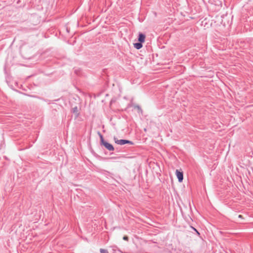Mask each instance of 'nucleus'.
<instances>
[{"mask_svg":"<svg viewBox=\"0 0 253 253\" xmlns=\"http://www.w3.org/2000/svg\"><path fill=\"white\" fill-rule=\"evenodd\" d=\"M175 174L178 179V181L179 182H181L183 179V172L179 171L178 169H176L175 171Z\"/></svg>","mask_w":253,"mask_h":253,"instance_id":"nucleus-3","label":"nucleus"},{"mask_svg":"<svg viewBox=\"0 0 253 253\" xmlns=\"http://www.w3.org/2000/svg\"><path fill=\"white\" fill-rule=\"evenodd\" d=\"M73 112L75 114H76V115H78L79 114V111H78V108L77 107L74 108V109H73Z\"/></svg>","mask_w":253,"mask_h":253,"instance_id":"nucleus-6","label":"nucleus"},{"mask_svg":"<svg viewBox=\"0 0 253 253\" xmlns=\"http://www.w3.org/2000/svg\"><path fill=\"white\" fill-rule=\"evenodd\" d=\"M100 252L101 253H109L107 250L103 249H101Z\"/></svg>","mask_w":253,"mask_h":253,"instance_id":"nucleus-7","label":"nucleus"},{"mask_svg":"<svg viewBox=\"0 0 253 253\" xmlns=\"http://www.w3.org/2000/svg\"><path fill=\"white\" fill-rule=\"evenodd\" d=\"M101 142H102V143L103 144V145L109 150L110 151H112L114 150V147H113V146L108 143V142H105L104 140H103V137H102V136H101Z\"/></svg>","mask_w":253,"mask_h":253,"instance_id":"nucleus-1","label":"nucleus"},{"mask_svg":"<svg viewBox=\"0 0 253 253\" xmlns=\"http://www.w3.org/2000/svg\"><path fill=\"white\" fill-rule=\"evenodd\" d=\"M193 228L194 229V230H195V231L197 232V233L198 234H199V232H198V231H197L195 228Z\"/></svg>","mask_w":253,"mask_h":253,"instance_id":"nucleus-9","label":"nucleus"},{"mask_svg":"<svg viewBox=\"0 0 253 253\" xmlns=\"http://www.w3.org/2000/svg\"><path fill=\"white\" fill-rule=\"evenodd\" d=\"M123 239L125 240H126V241H127L128 240V237L127 236H124L123 237Z\"/></svg>","mask_w":253,"mask_h":253,"instance_id":"nucleus-8","label":"nucleus"},{"mask_svg":"<svg viewBox=\"0 0 253 253\" xmlns=\"http://www.w3.org/2000/svg\"><path fill=\"white\" fill-rule=\"evenodd\" d=\"M114 140L117 144L119 145H124L127 143L132 144V142L130 141L123 139L118 140L115 137H114Z\"/></svg>","mask_w":253,"mask_h":253,"instance_id":"nucleus-2","label":"nucleus"},{"mask_svg":"<svg viewBox=\"0 0 253 253\" xmlns=\"http://www.w3.org/2000/svg\"><path fill=\"white\" fill-rule=\"evenodd\" d=\"M145 40V36L143 34H139L138 37V41L140 42H144Z\"/></svg>","mask_w":253,"mask_h":253,"instance_id":"nucleus-4","label":"nucleus"},{"mask_svg":"<svg viewBox=\"0 0 253 253\" xmlns=\"http://www.w3.org/2000/svg\"><path fill=\"white\" fill-rule=\"evenodd\" d=\"M133 45L137 49H140L142 47V44L140 42L139 43H135L133 44Z\"/></svg>","mask_w":253,"mask_h":253,"instance_id":"nucleus-5","label":"nucleus"},{"mask_svg":"<svg viewBox=\"0 0 253 253\" xmlns=\"http://www.w3.org/2000/svg\"><path fill=\"white\" fill-rule=\"evenodd\" d=\"M239 217H242V215H240L239 216Z\"/></svg>","mask_w":253,"mask_h":253,"instance_id":"nucleus-10","label":"nucleus"}]
</instances>
